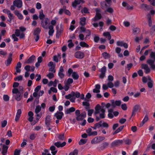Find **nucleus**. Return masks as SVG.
<instances>
[{
    "instance_id": "60",
    "label": "nucleus",
    "mask_w": 155,
    "mask_h": 155,
    "mask_svg": "<svg viewBox=\"0 0 155 155\" xmlns=\"http://www.w3.org/2000/svg\"><path fill=\"white\" fill-rule=\"evenodd\" d=\"M121 51V48L119 47H117L115 49V51L116 52L117 54H119Z\"/></svg>"
},
{
    "instance_id": "24",
    "label": "nucleus",
    "mask_w": 155,
    "mask_h": 155,
    "mask_svg": "<svg viewBox=\"0 0 155 155\" xmlns=\"http://www.w3.org/2000/svg\"><path fill=\"white\" fill-rule=\"evenodd\" d=\"M140 107V106L139 105H136L134 107L132 116L135 114L136 112L138 110Z\"/></svg>"
},
{
    "instance_id": "13",
    "label": "nucleus",
    "mask_w": 155,
    "mask_h": 155,
    "mask_svg": "<svg viewBox=\"0 0 155 155\" xmlns=\"http://www.w3.org/2000/svg\"><path fill=\"white\" fill-rule=\"evenodd\" d=\"M66 144L65 142H63L62 143L60 142H57L54 143V145L58 148L62 147L65 146Z\"/></svg>"
},
{
    "instance_id": "51",
    "label": "nucleus",
    "mask_w": 155,
    "mask_h": 155,
    "mask_svg": "<svg viewBox=\"0 0 155 155\" xmlns=\"http://www.w3.org/2000/svg\"><path fill=\"white\" fill-rule=\"evenodd\" d=\"M101 122H102L101 123V127H103L107 128L108 127V125L107 123L104 122L103 121H101Z\"/></svg>"
},
{
    "instance_id": "46",
    "label": "nucleus",
    "mask_w": 155,
    "mask_h": 155,
    "mask_svg": "<svg viewBox=\"0 0 155 155\" xmlns=\"http://www.w3.org/2000/svg\"><path fill=\"white\" fill-rule=\"evenodd\" d=\"M78 150L77 149H75L72 152L70 153L69 155H78Z\"/></svg>"
},
{
    "instance_id": "8",
    "label": "nucleus",
    "mask_w": 155,
    "mask_h": 155,
    "mask_svg": "<svg viewBox=\"0 0 155 155\" xmlns=\"http://www.w3.org/2000/svg\"><path fill=\"white\" fill-rule=\"evenodd\" d=\"M87 113L85 112H83L81 114L77 116L76 119L77 120H83L86 116Z\"/></svg>"
},
{
    "instance_id": "4",
    "label": "nucleus",
    "mask_w": 155,
    "mask_h": 155,
    "mask_svg": "<svg viewBox=\"0 0 155 155\" xmlns=\"http://www.w3.org/2000/svg\"><path fill=\"white\" fill-rule=\"evenodd\" d=\"M3 12L5 14H7L8 15V17L9 18L8 21L11 22L12 20L14 18V16L13 14L11 13L10 11L7 9H5L3 10Z\"/></svg>"
},
{
    "instance_id": "17",
    "label": "nucleus",
    "mask_w": 155,
    "mask_h": 155,
    "mask_svg": "<svg viewBox=\"0 0 155 155\" xmlns=\"http://www.w3.org/2000/svg\"><path fill=\"white\" fill-rule=\"evenodd\" d=\"M111 102L112 105L114 107L116 106H119L121 104V101L120 100L114 101V100H112Z\"/></svg>"
},
{
    "instance_id": "35",
    "label": "nucleus",
    "mask_w": 155,
    "mask_h": 155,
    "mask_svg": "<svg viewBox=\"0 0 155 155\" xmlns=\"http://www.w3.org/2000/svg\"><path fill=\"white\" fill-rule=\"evenodd\" d=\"M102 56L105 59L109 58L110 55V54L106 52H104L102 54Z\"/></svg>"
},
{
    "instance_id": "20",
    "label": "nucleus",
    "mask_w": 155,
    "mask_h": 155,
    "mask_svg": "<svg viewBox=\"0 0 155 155\" xmlns=\"http://www.w3.org/2000/svg\"><path fill=\"white\" fill-rule=\"evenodd\" d=\"M14 13L17 16L19 19L21 20L23 19V15L18 11L15 10L14 11Z\"/></svg>"
},
{
    "instance_id": "45",
    "label": "nucleus",
    "mask_w": 155,
    "mask_h": 155,
    "mask_svg": "<svg viewBox=\"0 0 155 155\" xmlns=\"http://www.w3.org/2000/svg\"><path fill=\"white\" fill-rule=\"evenodd\" d=\"M133 33L134 34H137L140 32V29L138 28H134L133 29Z\"/></svg>"
},
{
    "instance_id": "39",
    "label": "nucleus",
    "mask_w": 155,
    "mask_h": 155,
    "mask_svg": "<svg viewBox=\"0 0 155 155\" xmlns=\"http://www.w3.org/2000/svg\"><path fill=\"white\" fill-rule=\"evenodd\" d=\"M41 31V29L39 28H36L34 31V35H39V33H40Z\"/></svg>"
},
{
    "instance_id": "34",
    "label": "nucleus",
    "mask_w": 155,
    "mask_h": 155,
    "mask_svg": "<svg viewBox=\"0 0 155 155\" xmlns=\"http://www.w3.org/2000/svg\"><path fill=\"white\" fill-rule=\"evenodd\" d=\"M75 110V108L74 107H71L69 109H67L65 111V114H69L71 112H73Z\"/></svg>"
},
{
    "instance_id": "23",
    "label": "nucleus",
    "mask_w": 155,
    "mask_h": 155,
    "mask_svg": "<svg viewBox=\"0 0 155 155\" xmlns=\"http://www.w3.org/2000/svg\"><path fill=\"white\" fill-rule=\"evenodd\" d=\"M148 119L149 118L148 116L147 115H146L143 120L140 123L139 126L140 127L142 126L148 120Z\"/></svg>"
},
{
    "instance_id": "42",
    "label": "nucleus",
    "mask_w": 155,
    "mask_h": 155,
    "mask_svg": "<svg viewBox=\"0 0 155 155\" xmlns=\"http://www.w3.org/2000/svg\"><path fill=\"white\" fill-rule=\"evenodd\" d=\"M125 142V144L127 145H130L131 143V140L128 138L124 139L123 140Z\"/></svg>"
},
{
    "instance_id": "7",
    "label": "nucleus",
    "mask_w": 155,
    "mask_h": 155,
    "mask_svg": "<svg viewBox=\"0 0 155 155\" xmlns=\"http://www.w3.org/2000/svg\"><path fill=\"white\" fill-rule=\"evenodd\" d=\"M109 145L108 143L104 142L100 144L98 147L99 149L101 150H103L107 148Z\"/></svg>"
},
{
    "instance_id": "41",
    "label": "nucleus",
    "mask_w": 155,
    "mask_h": 155,
    "mask_svg": "<svg viewBox=\"0 0 155 155\" xmlns=\"http://www.w3.org/2000/svg\"><path fill=\"white\" fill-rule=\"evenodd\" d=\"M72 95L73 96H75L77 98H79L80 96V93L78 91L76 92H72Z\"/></svg>"
},
{
    "instance_id": "21",
    "label": "nucleus",
    "mask_w": 155,
    "mask_h": 155,
    "mask_svg": "<svg viewBox=\"0 0 155 155\" xmlns=\"http://www.w3.org/2000/svg\"><path fill=\"white\" fill-rule=\"evenodd\" d=\"M21 113V111L20 109H19L17 110L15 120L16 121H17L19 119Z\"/></svg>"
},
{
    "instance_id": "61",
    "label": "nucleus",
    "mask_w": 155,
    "mask_h": 155,
    "mask_svg": "<svg viewBox=\"0 0 155 155\" xmlns=\"http://www.w3.org/2000/svg\"><path fill=\"white\" fill-rule=\"evenodd\" d=\"M106 71V67L105 66H104L100 70L101 73H105Z\"/></svg>"
},
{
    "instance_id": "53",
    "label": "nucleus",
    "mask_w": 155,
    "mask_h": 155,
    "mask_svg": "<svg viewBox=\"0 0 155 155\" xmlns=\"http://www.w3.org/2000/svg\"><path fill=\"white\" fill-rule=\"evenodd\" d=\"M87 115L89 116L92 115L94 111L93 109H89L87 110Z\"/></svg>"
},
{
    "instance_id": "57",
    "label": "nucleus",
    "mask_w": 155,
    "mask_h": 155,
    "mask_svg": "<svg viewBox=\"0 0 155 155\" xmlns=\"http://www.w3.org/2000/svg\"><path fill=\"white\" fill-rule=\"evenodd\" d=\"M7 121L6 120H4L2 122L1 125L2 127H5L7 124Z\"/></svg>"
},
{
    "instance_id": "40",
    "label": "nucleus",
    "mask_w": 155,
    "mask_h": 155,
    "mask_svg": "<svg viewBox=\"0 0 155 155\" xmlns=\"http://www.w3.org/2000/svg\"><path fill=\"white\" fill-rule=\"evenodd\" d=\"M79 44L82 47L88 48L89 46L88 44L84 41L81 42Z\"/></svg>"
},
{
    "instance_id": "9",
    "label": "nucleus",
    "mask_w": 155,
    "mask_h": 155,
    "mask_svg": "<svg viewBox=\"0 0 155 155\" xmlns=\"http://www.w3.org/2000/svg\"><path fill=\"white\" fill-rule=\"evenodd\" d=\"M75 56L77 58L82 59L84 57V54L82 51H78L75 53Z\"/></svg>"
},
{
    "instance_id": "32",
    "label": "nucleus",
    "mask_w": 155,
    "mask_h": 155,
    "mask_svg": "<svg viewBox=\"0 0 155 155\" xmlns=\"http://www.w3.org/2000/svg\"><path fill=\"white\" fill-rule=\"evenodd\" d=\"M71 77L74 80H77L78 79L79 76L76 72H74L71 75Z\"/></svg>"
},
{
    "instance_id": "5",
    "label": "nucleus",
    "mask_w": 155,
    "mask_h": 155,
    "mask_svg": "<svg viewBox=\"0 0 155 155\" xmlns=\"http://www.w3.org/2000/svg\"><path fill=\"white\" fill-rule=\"evenodd\" d=\"M123 142V140H115L111 143V147H113L115 146L120 145L122 144Z\"/></svg>"
},
{
    "instance_id": "47",
    "label": "nucleus",
    "mask_w": 155,
    "mask_h": 155,
    "mask_svg": "<svg viewBox=\"0 0 155 155\" xmlns=\"http://www.w3.org/2000/svg\"><path fill=\"white\" fill-rule=\"evenodd\" d=\"M141 7L146 9H149L150 6L145 4H143L141 5Z\"/></svg>"
},
{
    "instance_id": "44",
    "label": "nucleus",
    "mask_w": 155,
    "mask_h": 155,
    "mask_svg": "<svg viewBox=\"0 0 155 155\" xmlns=\"http://www.w3.org/2000/svg\"><path fill=\"white\" fill-rule=\"evenodd\" d=\"M124 127V126H122L120 127H119V128H118V129L116 130L114 132L113 134L114 135L115 134H116L117 133H118L119 132H120V131L122 130V129Z\"/></svg>"
},
{
    "instance_id": "33",
    "label": "nucleus",
    "mask_w": 155,
    "mask_h": 155,
    "mask_svg": "<svg viewBox=\"0 0 155 155\" xmlns=\"http://www.w3.org/2000/svg\"><path fill=\"white\" fill-rule=\"evenodd\" d=\"M73 82V79L72 78H69L66 81H65L64 82V84L70 85V84L72 83Z\"/></svg>"
},
{
    "instance_id": "49",
    "label": "nucleus",
    "mask_w": 155,
    "mask_h": 155,
    "mask_svg": "<svg viewBox=\"0 0 155 155\" xmlns=\"http://www.w3.org/2000/svg\"><path fill=\"white\" fill-rule=\"evenodd\" d=\"M45 17V15L43 13V12L42 11H41L39 12V18L41 19H42Z\"/></svg>"
},
{
    "instance_id": "59",
    "label": "nucleus",
    "mask_w": 155,
    "mask_h": 155,
    "mask_svg": "<svg viewBox=\"0 0 155 155\" xmlns=\"http://www.w3.org/2000/svg\"><path fill=\"white\" fill-rule=\"evenodd\" d=\"M101 7L103 8L107 7V5L106 2L104 1L102 2H101Z\"/></svg>"
},
{
    "instance_id": "58",
    "label": "nucleus",
    "mask_w": 155,
    "mask_h": 155,
    "mask_svg": "<svg viewBox=\"0 0 155 155\" xmlns=\"http://www.w3.org/2000/svg\"><path fill=\"white\" fill-rule=\"evenodd\" d=\"M124 25L126 27L129 26L130 25V23L127 21H124L123 22Z\"/></svg>"
},
{
    "instance_id": "55",
    "label": "nucleus",
    "mask_w": 155,
    "mask_h": 155,
    "mask_svg": "<svg viewBox=\"0 0 155 155\" xmlns=\"http://www.w3.org/2000/svg\"><path fill=\"white\" fill-rule=\"evenodd\" d=\"M59 55H54L53 57V60L55 62H57L58 61V58Z\"/></svg>"
},
{
    "instance_id": "2",
    "label": "nucleus",
    "mask_w": 155,
    "mask_h": 155,
    "mask_svg": "<svg viewBox=\"0 0 155 155\" xmlns=\"http://www.w3.org/2000/svg\"><path fill=\"white\" fill-rule=\"evenodd\" d=\"M12 92L13 94V97L17 101H19L22 97L21 93L17 88H14L12 89Z\"/></svg>"
},
{
    "instance_id": "36",
    "label": "nucleus",
    "mask_w": 155,
    "mask_h": 155,
    "mask_svg": "<svg viewBox=\"0 0 155 155\" xmlns=\"http://www.w3.org/2000/svg\"><path fill=\"white\" fill-rule=\"evenodd\" d=\"M41 110V107L39 105L36 106L35 109V114L38 113Z\"/></svg>"
},
{
    "instance_id": "63",
    "label": "nucleus",
    "mask_w": 155,
    "mask_h": 155,
    "mask_svg": "<svg viewBox=\"0 0 155 155\" xmlns=\"http://www.w3.org/2000/svg\"><path fill=\"white\" fill-rule=\"evenodd\" d=\"M106 11L110 13H112L113 12V10L111 7H109L107 8Z\"/></svg>"
},
{
    "instance_id": "52",
    "label": "nucleus",
    "mask_w": 155,
    "mask_h": 155,
    "mask_svg": "<svg viewBox=\"0 0 155 155\" xmlns=\"http://www.w3.org/2000/svg\"><path fill=\"white\" fill-rule=\"evenodd\" d=\"M3 100L5 101H7L9 100V96L6 94L4 95L3 97Z\"/></svg>"
},
{
    "instance_id": "29",
    "label": "nucleus",
    "mask_w": 155,
    "mask_h": 155,
    "mask_svg": "<svg viewBox=\"0 0 155 155\" xmlns=\"http://www.w3.org/2000/svg\"><path fill=\"white\" fill-rule=\"evenodd\" d=\"M48 28L49 29V35L50 36H51L53 35V33L54 32V30L53 29L54 26L53 25H50L48 27Z\"/></svg>"
},
{
    "instance_id": "30",
    "label": "nucleus",
    "mask_w": 155,
    "mask_h": 155,
    "mask_svg": "<svg viewBox=\"0 0 155 155\" xmlns=\"http://www.w3.org/2000/svg\"><path fill=\"white\" fill-rule=\"evenodd\" d=\"M86 19L84 17L80 18V24L82 26H84L86 24Z\"/></svg>"
},
{
    "instance_id": "6",
    "label": "nucleus",
    "mask_w": 155,
    "mask_h": 155,
    "mask_svg": "<svg viewBox=\"0 0 155 155\" xmlns=\"http://www.w3.org/2000/svg\"><path fill=\"white\" fill-rule=\"evenodd\" d=\"M13 4L14 5L19 8H21L22 6V2L21 0H15Z\"/></svg>"
},
{
    "instance_id": "56",
    "label": "nucleus",
    "mask_w": 155,
    "mask_h": 155,
    "mask_svg": "<svg viewBox=\"0 0 155 155\" xmlns=\"http://www.w3.org/2000/svg\"><path fill=\"white\" fill-rule=\"evenodd\" d=\"M21 151L20 150L16 149L14 151V155H20Z\"/></svg>"
},
{
    "instance_id": "48",
    "label": "nucleus",
    "mask_w": 155,
    "mask_h": 155,
    "mask_svg": "<svg viewBox=\"0 0 155 155\" xmlns=\"http://www.w3.org/2000/svg\"><path fill=\"white\" fill-rule=\"evenodd\" d=\"M23 77L21 75H20L14 78L15 81H19L22 80Z\"/></svg>"
},
{
    "instance_id": "14",
    "label": "nucleus",
    "mask_w": 155,
    "mask_h": 155,
    "mask_svg": "<svg viewBox=\"0 0 155 155\" xmlns=\"http://www.w3.org/2000/svg\"><path fill=\"white\" fill-rule=\"evenodd\" d=\"M81 2L82 3H84V0H75V1L72 3V6L74 8H76L77 5L80 4Z\"/></svg>"
},
{
    "instance_id": "54",
    "label": "nucleus",
    "mask_w": 155,
    "mask_h": 155,
    "mask_svg": "<svg viewBox=\"0 0 155 155\" xmlns=\"http://www.w3.org/2000/svg\"><path fill=\"white\" fill-rule=\"evenodd\" d=\"M74 72L73 71V70L71 68H69L68 71V76L70 77L71 75Z\"/></svg>"
},
{
    "instance_id": "27",
    "label": "nucleus",
    "mask_w": 155,
    "mask_h": 155,
    "mask_svg": "<svg viewBox=\"0 0 155 155\" xmlns=\"http://www.w3.org/2000/svg\"><path fill=\"white\" fill-rule=\"evenodd\" d=\"M35 59V56L34 55H32L28 60L27 63L28 64H30L33 62Z\"/></svg>"
},
{
    "instance_id": "37",
    "label": "nucleus",
    "mask_w": 155,
    "mask_h": 155,
    "mask_svg": "<svg viewBox=\"0 0 155 155\" xmlns=\"http://www.w3.org/2000/svg\"><path fill=\"white\" fill-rule=\"evenodd\" d=\"M87 142V140L86 139H81L78 142L79 145H82L85 144Z\"/></svg>"
},
{
    "instance_id": "64",
    "label": "nucleus",
    "mask_w": 155,
    "mask_h": 155,
    "mask_svg": "<svg viewBox=\"0 0 155 155\" xmlns=\"http://www.w3.org/2000/svg\"><path fill=\"white\" fill-rule=\"evenodd\" d=\"M15 34H13L12 35V38L14 40V41H18V38L16 36Z\"/></svg>"
},
{
    "instance_id": "15",
    "label": "nucleus",
    "mask_w": 155,
    "mask_h": 155,
    "mask_svg": "<svg viewBox=\"0 0 155 155\" xmlns=\"http://www.w3.org/2000/svg\"><path fill=\"white\" fill-rule=\"evenodd\" d=\"M64 71V70L63 67L61 66L60 68L58 73V75L61 78H63L64 77V75L63 73Z\"/></svg>"
},
{
    "instance_id": "12",
    "label": "nucleus",
    "mask_w": 155,
    "mask_h": 155,
    "mask_svg": "<svg viewBox=\"0 0 155 155\" xmlns=\"http://www.w3.org/2000/svg\"><path fill=\"white\" fill-rule=\"evenodd\" d=\"M16 36H19L21 38H23L25 37V35L23 33H21V31L18 29H16L15 31V34Z\"/></svg>"
},
{
    "instance_id": "28",
    "label": "nucleus",
    "mask_w": 155,
    "mask_h": 155,
    "mask_svg": "<svg viewBox=\"0 0 155 155\" xmlns=\"http://www.w3.org/2000/svg\"><path fill=\"white\" fill-rule=\"evenodd\" d=\"M8 146L5 145V144L3 145L2 153V154L6 153L7 152L8 149Z\"/></svg>"
},
{
    "instance_id": "3",
    "label": "nucleus",
    "mask_w": 155,
    "mask_h": 155,
    "mask_svg": "<svg viewBox=\"0 0 155 155\" xmlns=\"http://www.w3.org/2000/svg\"><path fill=\"white\" fill-rule=\"evenodd\" d=\"M105 139L104 136H96L93 138L91 141L92 144H95L98 143Z\"/></svg>"
},
{
    "instance_id": "1",
    "label": "nucleus",
    "mask_w": 155,
    "mask_h": 155,
    "mask_svg": "<svg viewBox=\"0 0 155 155\" xmlns=\"http://www.w3.org/2000/svg\"><path fill=\"white\" fill-rule=\"evenodd\" d=\"M95 114H99L100 117L96 116V120L98 121L100 118H104L105 117V110L102 107H101L99 104H97L95 107Z\"/></svg>"
},
{
    "instance_id": "16",
    "label": "nucleus",
    "mask_w": 155,
    "mask_h": 155,
    "mask_svg": "<svg viewBox=\"0 0 155 155\" xmlns=\"http://www.w3.org/2000/svg\"><path fill=\"white\" fill-rule=\"evenodd\" d=\"M154 60H153L151 59H149L147 60V62L150 66L151 68L153 69H155V64H154Z\"/></svg>"
},
{
    "instance_id": "25",
    "label": "nucleus",
    "mask_w": 155,
    "mask_h": 155,
    "mask_svg": "<svg viewBox=\"0 0 155 155\" xmlns=\"http://www.w3.org/2000/svg\"><path fill=\"white\" fill-rule=\"evenodd\" d=\"M101 14H96L94 18L92 19V20L94 21H96L101 18Z\"/></svg>"
},
{
    "instance_id": "50",
    "label": "nucleus",
    "mask_w": 155,
    "mask_h": 155,
    "mask_svg": "<svg viewBox=\"0 0 155 155\" xmlns=\"http://www.w3.org/2000/svg\"><path fill=\"white\" fill-rule=\"evenodd\" d=\"M60 28H61V29H60L59 28V26L58 25L57 26V32H59V33H61L62 31H63V27L62 26V25H60Z\"/></svg>"
},
{
    "instance_id": "22",
    "label": "nucleus",
    "mask_w": 155,
    "mask_h": 155,
    "mask_svg": "<svg viewBox=\"0 0 155 155\" xmlns=\"http://www.w3.org/2000/svg\"><path fill=\"white\" fill-rule=\"evenodd\" d=\"M48 18H47L45 20H42L41 21V24L42 26L45 29H47L48 27L47 26L48 24Z\"/></svg>"
},
{
    "instance_id": "62",
    "label": "nucleus",
    "mask_w": 155,
    "mask_h": 155,
    "mask_svg": "<svg viewBox=\"0 0 155 155\" xmlns=\"http://www.w3.org/2000/svg\"><path fill=\"white\" fill-rule=\"evenodd\" d=\"M124 42L122 41H118L117 42V46H123Z\"/></svg>"
},
{
    "instance_id": "11",
    "label": "nucleus",
    "mask_w": 155,
    "mask_h": 155,
    "mask_svg": "<svg viewBox=\"0 0 155 155\" xmlns=\"http://www.w3.org/2000/svg\"><path fill=\"white\" fill-rule=\"evenodd\" d=\"M12 54H10L8 59L5 61V64L6 66H8L11 64L12 60Z\"/></svg>"
},
{
    "instance_id": "43",
    "label": "nucleus",
    "mask_w": 155,
    "mask_h": 155,
    "mask_svg": "<svg viewBox=\"0 0 155 155\" xmlns=\"http://www.w3.org/2000/svg\"><path fill=\"white\" fill-rule=\"evenodd\" d=\"M66 8V7L65 6H64L62 8L60 9L59 10L58 13L59 14L61 15L64 12L65 9Z\"/></svg>"
},
{
    "instance_id": "19",
    "label": "nucleus",
    "mask_w": 155,
    "mask_h": 155,
    "mask_svg": "<svg viewBox=\"0 0 155 155\" xmlns=\"http://www.w3.org/2000/svg\"><path fill=\"white\" fill-rule=\"evenodd\" d=\"M122 4L124 7H125L128 10H132L133 8V5H130L125 2H123Z\"/></svg>"
},
{
    "instance_id": "26",
    "label": "nucleus",
    "mask_w": 155,
    "mask_h": 155,
    "mask_svg": "<svg viewBox=\"0 0 155 155\" xmlns=\"http://www.w3.org/2000/svg\"><path fill=\"white\" fill-rule=\"evenodd\" d=\"M95 88L93 89L94 93H98L100 92V89L101 88V86L99 84H96L95 86Z\"/></svg>"
},
{
    "instance_id": "31",
    "label": "nucleus",
    "mask_w": 155,
    "mask_h": 155,
    "mask_svg": "<svg viewBox=\"0 0 155 155\" xmlns=\"http://www.w3.org/2000/svg\"><path fill=\"white\" fill-rule=\"evenodd\" d=\"M51 117L49 115L47 116L45 119V124L48 126L50 125V121L51 120Z\"/></svg>"
},
{
    "instance_id": "18",
    "label": "nucleus",
    "mask_w": 155,
    "mask_h": 155,
    "mask_svg": "<svg viewBox=\"0 0 155 155\" xmlns=\"http://www.w3.org/2000/svg\"><path fill=\"white\" fill-rule=\"evenodd\" d=\"M63 115L64 114L62 112L58 111L55 114L54 116L57 119L60 120L62 118Z\"/></svg>"
},
{
    "instance_id": "38",
    "label": "nucleus",
    "mask_w": 155,
    "mask_h": 155,
    "mask_svg": "<svg viewBox=\"0 0 155 155\" xmlns=\"http://www.w3.org/2000/svg\"><path fill=\"white\" fill-rule=\"evenodd\" d=\"M103 35L107 37L109 40H110L111 38V36L110 33L108 32H104L103 33Z\"/></svg>"
},
{
    "instance_id": "10",
    "label": "nucleus",
    "mask_w": 155,
    "mask_h": 155,
    "mask_svg": "<svg viewBox=\"0 0 155 155\" xmlns=\"http://www.w3.org/2000/svg\"><path fill=\"white\" fill-rule=\"evenodd\" d=\"M141 68L144 70L146 74H148L150 71V69L147 64H142Z\"/></svg>"
}]
</instances>
